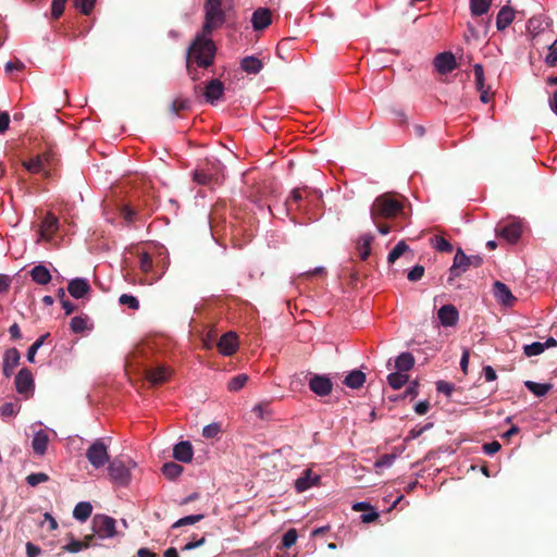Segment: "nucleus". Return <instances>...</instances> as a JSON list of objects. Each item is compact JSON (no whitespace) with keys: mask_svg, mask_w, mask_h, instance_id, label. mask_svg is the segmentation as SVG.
I'll return each mask as SVG.
<instances>
[{"mask_svg":"<svg viewBox=\"0 0 557 557\" xmlns=\"http://www.w3.org/2000/svg\"><path fill=\"white\" fill-rule=\"evenodd\" d=\"M233 0H206L205 23L187 53V67L193 79H197L191 71L190 64L195 62L200 67H208L212 64L215 46L210 38L213 29L220 28L225 22V11L231 9Z\"/></svg>","mask_w":557,"mask_h":557,"instance_id":"f257e3e1","label":"nucleus"},{"mask_svg":"<svg viewBox=\"0 0 557 557\" xmlns=\"http://www.w3.org/2000/svg\"><path fill=\"white\" fill-rule=\"evenodd\" d=\"M401 210L403 203L391 194H383L374 199L370 208V216L381 235H387L391 232V226L381 221L395 218Z\"/></svg>","mask_w":557,"mask_h":557,"instance_id":"f03ea898","label":"nucleus"},{"mask_svg":"<svg viewBox=\"0 0 557 557\" xmlns=\"http://www.w3.org/2000/svg\"><path fill=\"white\" fill-rule=\"evenodd\" d=\"M137 463L128 459L126 461L115 458L109 462L108 473L110 480L119 486H127L132 481V470L135 469Z\"/></svg>","mask_w":557,"mask_h":557,"instance_id":"7ed1b4c3","label":"nucleus"},{"mask_svg":"<svg viewBox=\"0 0 557 557\" xmlns=\"http://www.w3.org/2000/svg\"><path fill=\"white\" fill-rule=\"evenodd\" d=\"M482 263L480 256H467L461 248H458L453 260V264L449 268L448 283H451L455 278L461 276L471 267L478 268Z\"/></svg>","mask_w":557,"mask_h":557,"instance_id":"20e7f679","label":"nucleus"},{"mask_svg":"<svg viewBox=\"0 0 557 557\" xmlns=\"http://www.w3.org/2000/svg\"><path fill=\"white\" fill-rule=\"evenodd\" d=\"M86 458L95 469H101L109 462L108 445L103 438H97L86 450Z\"/></svg>","mask_w":557,"mask_h":557,"instance_id":"39448f33","label":"nucleus"},{"mask_svg":"<svg viewBox=\"0 0 557 557\" xmlns=\"http://www.w3.org/2000/svg\"><path fill=\"white\" fill-rule=\"evenodd\" d=\"M92 531L99 539H111L115 536V520L106 515H96L92 518Z\"/></svg>","mask_w":557,"mask_h":557,"instance_id":"423d86ee","label":"nucleus"},{"mask_svg":"<svg viewBox=\"0 0 557 557\" xmlns=\"http://www.w3.org/2000/svg\"><path fill=\"white\" fill-rule=\"evenodd\" d=\"M168 261H165L162 265V269L159 273L154 271L153 261L148 252H143L139 256V269L143 273L150 275L149 278H147L148 284H153L158 282L165 273L168 269Z\"/></svg>","mask_w":557,"mask_h":557,"instance_id":"0eeeda50","label":"nucleus"},{"mask_svg":"<svg viewBox=\"0 0 557 557\" xmlns=\"http://www.w3.org/2000/svg\"><path fill=\"white\" fill-rule=\"evenodd\" d=\"M496 232L505 238L507 242L513 244L517 243L522 234V224L520 221H511L506 225H498Z\"/></svg>","mask_w":557,"mask_h":557,"instance_id":"6e6552de","label":"nucleus"},{"mask_svg":"<svg viewBox=\"0 0 557 557\" xmlns=\"http://www.w3.org/2000/svg\"><path fill=\"white\" fill-rule=\"evenodd\" d=\"M309 388L318 396H327L333 388L331 380L325 375H313L309 381Z\"/></svg>","mask_w":557,"mask_h":557,"instance_id":"1a4fd4ad","label":"nucleus"},{"mask_svg":"<svg viewBox=\"0 0 557 557\" xmlns=\"http://www.w3.org/2000/svg\"><path fill=\"white\" fill-rule=\"evenodd\" d=\"M493 294L496 300L503 306L511 307L516 301V298L508 286L499 281L494 283Z\"/></svg>","mask_w":557,"mask_h":557,"instance_id":"9d476101","label":"nucleus"},{"mask_svg":"<svg viewBox=\"0 0 557 557\" xmlns=\"http://www.w3.org/2000/svg\"><path fill=\"white\" fill-rule=\"evenodd\" d=\"M15 387L17 393L28 395L34 387L32 372L28 369H22L15 376Z\"/></svg>","mask_w":557,"mask_h":557,"instance_id":"9b49d317","label":"nucleus"},{"mask_svg":"<svg viewBox=\"0 0 557 557\" xmlns=\"http://www.w3.org/2000/svg\"><path fill=\"white\" fill-rule=\"evenodd\" d=\"M58 227L59 221L57 216L51 213L47 214L40 224L39 238L42 240H51Z\"/></svg>","mask_w":557,"mask_h":557,"instance_id":"f8f14e48","label":"nucleus"},{"mask_svg":"<svg viewBox=\"0 0 557 557\" xmlns=\"http://www.w3.org/2000/svg\"><path fill=\"white\" fill-rule=\"evenodd\" d=\"M320 475L313 473L310 469H307L302 472L301 476H299L295 481V488L297 492L302 493L313 486H317L320 482Z\"/></svg>","mask_w":557,"mask_h":557,"instance_id":"ddd939ff","label":"nucleus"},{"mask_svg":"<svg viewBox=\"0 0 557 557\" xmlns=\"http://www.w3.org/2000/svg\"><path fill=\"white\" fill-rule=\"evenodd\" d=\"M456 59L450 52H442L434 59V66L441 74H447L456 67Z\"/></svg>","mask_w":557,"mask_h":557,"instance_id":"4468645a","label":"nucleus"},{"mask_svg":"<svg viewBox=\"0 0 557 557\" xmlns=\"http://www.w3.org/2000/svg\"><path fill=\"white\" fill-rule=\"evenodd\" d=\"M224 94V85L220 79H211L205 88L203 96L208 102L214 104Z\"/></svg>","mask_w":557,"mask_h":557,"instance_id":"2eb2a0df","label":"nucleus"},{"mask_svg":"<svg viewBox=\"0 0 557 557\" xmlns=\"http://www.w3.org/2000/svg\"><path fill=\"white\" fill-rule=\"evenodd\" d=\"M238 347L237 335L234 332H227L218 342V348L224 356L233 355Z\"/></svg>","mask_w":557,"mask_h":557,"instance_id":"dca6fc26","label":"nucleus"},{"mask_svg":"<svg viewBox=\"0 0 557 557\" xmlns=\"http://www.w3.org/2000/svg\"><path fill=\"white\" fill-rule=\"evenodd\" d=\"M438 320L444 326H454L459 319L458 310L453 305H444L437 312Z\"/></svg>","mask_w":557,"mask_h":557,"instance_id":"f3484780","label":"nucleus"},{"mask_svg":"<svg viewBox=\"0 0 557 557\" xmlns=\"http://www.w3.org/2000/svg\"><path fill=\"white\" fill-rule=\"evenodd\" d=\"M194 456V449L188 441L177 443L173 448V457L181 462H190Z\"/></svg>","mask_w":557,"mask_h":557,"instance_id":"a211bd4d","label":"nucleus"},{"mask_svg":"<svg viewBox=\"0 0 557 557\" xmlns=\"http://www.w3.org/2000/svg\"><path fill=\"white\" fill-rule=\"evenodd\" d=\"M49 441V435L45 430L35 432L32 440V448L34 454L37 456H44L47 451Z\"/></svg>","mask_w":557,"mask_h":557,"instance_id":"6ab92c4d","label":"nucleus"},{"mask_svg":"<svg viewBox=\"0 0 557 557\" xmlns=\"http://www.w3.org/2000/svg\"><path fill=\"white\" fill-rule=\"evenodd\" d=\"M272 22L271 12L269 9H257L251 17L252 27L256 30H261L268 27Z\"/></svg>","mask_w":557,"mask_h":557,"instance_id":"aec40b11","label":"nucleus"},{"mask_svg":"<svg viewBox=\"0 0 557 557\" xmlns=\"http://www.w3.org/2000/svg\"><path fill=\"white\" fill-rule=\"evenodd\" d=\"M90 289L89 283L85 278H74L69 283L67 290L72 297L83 298Z\"/></svg>","mask_w":557,"mask_h":557,"instance_id":"412c9836","label":"nucleus"},{"mask_svg":"<svg viewBox=\"0 0 557 557\" xmlns=\"http://www.w3.org/2000/svg\"><path fill=\"white\" fill-rule=\"evenodd\" d=\"M48 162V156L46 154H38L34 158L24 161L23 166L33 174L37 173H46V163Z\"/></svg>","mask_w":557,"mask_h":557,"instance_id":"4be33fe9","label":"nucleus"},{"mask_svg":"<svg viewBox=\"0 0 557 557\" xmlns=\"http://www.w3.org/2000/svg\"><path fill=\"white\" fill-rule=\"evenodd\" d=\"M515 20V10L509 5H504L496 16V27L498 30L507 28Z\"/></svg>","mask_w":557,"mask_h":557,"instance_id":"5701e85b","label":"nucleus"},{"mask_svg":"<svg viewBox=\"0 0 557 557\" xmlns=\"http://www.w3.org/2000/svg\"><path fill=\"white\" fill-rule=\"evenodd\" d=\"M172 374V370L165 366H158L153 369L148 370L147 377L148 380L153 383H162L166 381Z\"/></svg>","mask_w":557,"mask_h":557,"instance_id":"b1692460","label":"nucleus"},{"mask_svg":"<svg viewBox=\"0 0 557 557\" xmlns=\"http://www.w3.org/2000/svg\"><path fill=\"white\" fill-rule=\"evenodd\" d=\"M374 240V236L367 233L360 236L358 243H357V250L359 253V257L362 260L368 259V257L371 253V246Z\"/></svg>","mask_w":557,"mask_h":557,"instance_id":"393cba45","label":"nucleus"},{"mask_svg":"<svg viewBox=\"0 0 557 557\" xmlns=\"http://www.w3.org/2000/svg\"><path fill=\"white\" fill-rule=\"evenodd\" d=\"M30 276L39 285H47L51 281L50 271L42 264L35 265L30 271Z\"/></svg>","mask_w":557,"mask_h":557,"instance_id":"a878e982","label":"nucleus"},{"mask_svg":"<svg viewBox=\"0 0 557 557\" xmlns=\"http://www.w3.org/2000/svg\"><path fill=\"white\" fill-rule=\"evenodd\" d=\"M92 512V506L89 502H79L73 510V517L81 522H85Z\"/></svg>","mask_w":557,"mask_h":557,"instance_id":"bb28decb","label":"nucleus"},{"mask_svg":"<svg viewBox=\"0 0 557 557\" xmlns=\"http://www.w3.org/2000/svg\"><path fill=\"white\" fill-rule=\"evenodd\" d=\"M92 535L85 536L84 541L72 539L66 545L63 546V550L69 553H78L83 549L88 548L91 545Z\"/></svg>","mask_w":557,"mask_h":557,"instance_id":"cd10ccee","label":"nucleus"},{"mask_svg":"<svg viewBox=\"0 0 557 557\" xmlns=\"http://www.w3.org/2000/svg\"><path fill=\"white\" fill-rule=\"evenodd\" d=\"M364 382L366 374L360 370L349 372L344 380V383L350 388H359Z\"/></svg>","mask_w":557,"mask_h":557,"instance_id":"c85d7f7f","label":"nucleus"},{"mask_svg":"<svg viewBox=\"0 0 557 557\" xmlns=\"http://www.w3.org/2000/svg\"><path fill=\"white\" fill-rule=\"evenodd\" d=\"M414 364V358L410 352H401L395 361L397 371L406 372L409 371Z\"/></svg>","mask_w":557,"mask_h":557,"instance_id":"c756f323","label":"nucleus"},{"mask_svg":"<svg viewBox=\"0 0 557 557\" xmlns=\"http://www.w3.org/2000/svg\"><path fill=\"white\" fill-rule=\"evenodd\" d=\"M20 362V354L15 348L9 349L4 355L3 371L9 375V370L15 368Z\"/></svg>","mask_w":557,"mask_h":557,"instance_id":"7c9ffc66","label":"nucleus"},{"mask_svg":"<svg viewBox=\"0 0 557 557\" xmlns=\"http://www.w3.org/2000/svg\"><path fill=\"white\" fill-rule=\"evenodd\" d=\"M493 0H470V11L474 16H481L488 12Z\"/></svg>","mask_w":557,"mask_h":557,"instance_id":"2f4dec72","label":"nucleus"},{"mask_svg":"<svg viewBox=\"0 0 557 557\" xmlns=\"http://www.w3.org/2000/svg\"><path fill=\"white\" fill-rule=\"evenodd\" d=\"M242 69L249 74H257L262 69V63L255 57H246L242 61Z\"/></svg>","mask_w":557,"mask_h":557,"instance_id":"473e14b6","label":"nucleus"},{"mask_svg":"<svg viewBox=\"0 0 557 557\" xmlns=\"http://www.w3.org/2000/svg\"><path fill=\"white\" fill-rule=\"evenodd\" d=\"M524 385L531 393H533L537 397L545 396L553 387L550 384L536 383L533 381H525Z\"/></svg>","mask_w":557,"mask_h":557,"instance_id":"72a5a7b5","label":"nucleus"},{"mask_svg":"<svg viewBox=\"0 0 557 557\" xmlns=\"http://www.w3.org/2000/svg\"><path fill=\"white\" fill-rule=\"evenodd\" d=\"M387 382L393 389H399L408 382V375L397 371L388 374Z\"/></svg>","mask_w":557,"mask_h":557,"instance_id":"f704fd0d","label":"nucleus"},{"mask_svg":"<svg viewBox=\"0 0 557 557\" xmlns=\"http://www.w3.org/2000/svg\"><path fill=\"white\" fill-rule=\"evenodd\" d=\"M89 319L86 315H76L72 318L70 327L73 333H82L89 329Z\"/></svg>","mask_w":557,"mask_h":557,"instance_id":"c9c22d12","label":"nucleus"},{"mask_svg":"<svg viewBox=\"0 0 557 557\" xmlns=\"http://www.w3.org/2000/svg\"><path fill=\"white\" fill-rule=\"evenodd\" d=\"M182 472H183V467L175 462H166L162 467V473L164 474V476H166L168 479H171V480L180 476L182 474Z\"/></svg>","mask_w":557,"mask_h":557,"instance_id":"e433bc0d","label":"nucleus"},{"mask_svg":"<svg viewBox=\"0 0 557 557\" xmlns=\"http://www.w3.org/2000/svg\"><path fill=\"white\" fill-rule=\"evenodd\" d=\"M407 250H409V246L400 240L388 253L387 261L388 263H394L398 260Z\"/></svg>","mask_w":557,"mask_h":557,"instance_id":"4c0bfd02","label":"nucleus"},{"mask_svg":"<svg viewBox=\"0 0 557 557\" xmlns=\"http://www.w3.org/2000/svg\"><path fill=\"white\" fill-rule=\"evenodd\" d=\"M431 245L440 252H450L454 249L453 245L442 236L431 238Z\"/></svg>","mask_w":557,"mask_h":557,"instance_id":"58836bf2","label":"nucleus"},{"mask_svg":"<svg viewBox=\"0 0 557 557\" xmlns=\"http://www.w3.org/2000/svg\"><path fill=\"white\" fill-rule=\"evenodd\" d=\"M247 381H248L247 374H238L230 380V382L227 384V388L230 392H238L239 389H242L245 386Z\"/></svg>","mask_w":557,"mask_h":557,"instance_id":"ea45409f","label":"nucleus"},{"mask_svg":"<svg viewBox=\"0 0 557 557\" xmlns=\"http://www.w3.org/2000/svg\"><path fill=\"white\" fill-rule=\"evenodd\" d=\"M203 519V515H190L183 517L175 521L172 525L173 529H177L185 525H191Z\"/></svg>","mask_w":557,"mask_h":557,"instance_id":"a19ab883","label":"nucleus"},{"mask_svg":"<svg viewBox=\"0 0 557 557\" xmlns=\"http://www.w3.org/2000/svg\"><path fill=\"white\" fill-rule=\"evenodd\" d=\"M18 411H20V406L16 403H12V401L4 403L0 407V414L3 418L14 417L17 414Z\"/></svg>","mask_w":557,"mask_h":557,"instance_id":"79ce46f5","label":"nucleus"},{"mask_svg":"<svg viewBox=\"0 0 557 557\" xmlns=\"http://www.w3.org/2000/svg\"><path fill=\"white\" fill-rule=\"evenodd\" d=\"M119 302L122 306H127L132 310H137L139 308L138 299L129 294H122L119 298Z\"/></svg>","mask_w":557,"mask_h":557,"instance_id":"37998d69","label":"nucleus"},{"mask_svg":"<svg viewBox=\"0 0 557 557\" xmlns=\"http://www.w3.org/2000/svg\"><path fill=\"white\" fill-rule=\"evenodd\" d=\"M297 531L295 529H289L282 537V547L290 548L297 542Z\"/></svg>","mask_w":557,"mask_h":557,"instance_id":"c03bdc74","label":"nucleus"},{"mask_svg":"<svg viewBox=\"0 0 557 557\" xmlns=\"http://www.w3.org/2000/svg\"><path fill=\"white\" fill-rule=\"evenodd\" d=\"M48 480H49V476L44 472L30 473L26 478L27 484L33 487L37 486L40 483L47 482Z\"/></svg>","mask_w":557,"mask_h":557,"instance_id":"a18cd8bd","label":"nucleus"},{"mask_svg":"<svg viewBox=\"0 0 557 557\" xmlns=\"http://www.w3.org/2000/svg\"><path fill=\"white\" fill-rule=\"evenodd\" d=\"M523 350L528 357L537 356L544 351V344L534 342L532 344L525 345Z\"/></svg>","mask_w":557,"mask_h":557,"instance_id":"49530a36","label":"nucleus"},{"mask_svg":"<svg viewBox=\"0 0 557 557\" xmlns=\"http://www.w3.org/2000/svg\"><path fill=\"white\" fill-rule=\"evenodd\" d=\"M95 3L96 0H75L76 9L85 15H88L92 11Z\"/></svg>","mask_w":557,"mask_h":557,"instance_id":"de8ad7c7","label":"nucleus"},{"mask_svg":"<svg viewBox=\"0 0 557 557\" xmlns=\"http://www.w3.org/2000/svg\"><path fill=\"white\" fill-rule=\"evenodd\" d=\"M221 432V425L220 423H211L203 428L202 435L206 438H214L218 436V434Z\"/></svg>","mask_w":557,"mask_h":557,"instance_id":"09e8293b","label":"nucleus"},{"mask_svg":"<svg viewBox=\"0 0 557 557\" xmlns=\"http://www.w3.org/2000/svg\"><path fill=\"white\" fill-rule=\"evenodd\" d=\"M475 85L478 89L484 88V70L481 64H475L473 67Z\"/></svg>","mask_w":557,"mask_h":557,"instance_id":"8fccbe9b","label":"nucleus"},{"mask_svg":"<svg viewBox=\"0 0 557 557\" xmlns=\"http://www.w3.org/2000/svg\"><path fill=\"white\" fill-rule=\"evenodd\" d=\"M424 268L422 265H414L407 274V278L411 282H417L422 278Z\"/></svg>","mask_w":557,"mask_h":557,"instance_id":"3c124183","label":"nucleus"},{"mask_svg":"<svg viewBox=\"0 0 557 557\" xmlns=\"http://www.w3.org/2000/svg\"><path fill=\"white\" fill-rule=\"evenodd\" d=\"M432 423H428L425 424L424 426H416L413 429H411L407 435V438L408 441L410 440H416L418 438L420 435H422L426 430L431 429L432 428Z\"/></svg>","mask_w":557,"mask_h":557,"instance_id":"603ef678","label":"nucleus"},{"mask_svg":"<svg viewBox=\"0 0 557 557\" xmlns=\"http://www.w3.org/2000/svg\"><path fill=\"white\" fill-rule=\"evenodd\" d=\"M66 1L67 0H52L51 10H52V16L54 18H59L62 15Z\"/></svg>","mask_w":557,"mask_h":557,"instance_id":"864d4df0","label":"nucleus"},{"mask_svg":"<svg viewBox=\"0 0 557 557\" xmlns=\"http://www.w3.org/2000/svg\"><path fill=\"white\" fill-rule=\"evenodd\" d=\"M252 412L260 419H267L270 414L269 406L268 404H257L252 408Z\"/></svg>","mask_w":557,"mask_h":557,"instance_id":"5fc2aeb1","label":"nucleus"},{"mask_svg":"<svg viewBox=\"0 0 557 557\" xmlns=\"http://www.w3.org/2000/svg\"><path fill=\"white\" fill-rule=\"evenodd\" d=\"M394 455H383L380 459H377L374 463L376 468H388L391 467L395 461Z\"/></svg>","mask_w":557,"mask_h":557,"instance_id":"6e6d98bb","label":"nucleus"},{"mask_svg":"<svg viewBox=\"0 0 557 557\" xmlns=\"http://www.w3.org/2000/svg\"><path fill=\"white\" fill-rule=\"evenodd\" d=\"M546 63L550 66H554L557 64V46L555 44H553L550 47H549V52L548 54L546 55V59H545Z\"/></svg>","mask_w":557,"mask_h":557,"instance_id":"4d7b16f0","label":"nucleus"},{"mask_svg":"<svg viewBox=\"0 0 557 557\" xmlns=\"http://www.w3.org/2000/svg\"><path fill=\"white\" fill-rule=\"evenodd\" d=\"M500 444L497 441H493L491 443H486L483 445V451L486 455H494L500 449Z\"/></svg>","mask_w":557,"mask_h":557,"instance_id":"13d9d810","label":"nucleus"},{"mask_svg":"<svg viewBox=\"0 0 557 557\" xmlns=\"http://www.w3.org/2000/svg\"><path fill=\"white\" fill-rule=\"evenodd\" d=\"M194 180L200 185H206L210 182V176L203 171L196 170L194 173Z\"/></svg>","mask_w":557,"mask_h":557,"instance_id":"bf43d9fd","label":"nucleus"},{"mask_svg":"<svg viewBox=\"0 0 557 557\" xmlns=\"http://www.w3.org/2000/svg\"><path fill=\"white\" fill-rule=\"evenodd\" d=\"M370 512L368 513H362L360 516V519L363 523H370V522H373L374 520H376L379 518V513L372 508V509H369Z\"/></svg>","mask_w":557,"mask_h":557,"instance_id":"052dcab7","label":"nucleus"},{"mask_svg":"<svg viewBox=\"0 0 557 557\" xmlns=\"http://www.w3.org/2000/svg\"><path fill=\"white\" fill-rule=\"evenodd\" d=\"M26 554L27 557H38L41 554V549L33 543L28 542L26 544Z\"/></svg>","mask_w":557,"mask_h":557,"instance_id":"680f3d73","label":"nucleus"},{"mask_svg":"<svg viewBox=\"0 0 557 557\" xmlns=\"http://www.w3.org/2000/svg\"><path fill=\"white\" fill-rule=\"evenodd\" d=\"M24 69V64L21 61H9L5 63V71L11 73L13 71H22Z\"/></svg>","mask_w":557,"mask_h":557,"instance_id":"e2e57ef3","label":"nucleus"},{"mask_svg":"<svg viewBox=\"0 0 557 557\" xmlns=\"http://www.w3.org/2000/svg\"><path fill=\"white\" fill-rule=\"evenodd\" d=\"M483 373H484V377L487 382H493L497 379V374L491 366H485L483 368Z\"/></svg>","mask_w":557,"mask_h":557,"instance_id":"0e129e2a","label":"nucleus"},{"mask_svg":"<svg viewBox=\"0 0 557 557\" xmlns=\"http://www.w3.org/2000/svg\"><path fill=\"white\" fill-rule=\"evenodd\" d=\"M429 409H430V404L426 400L419 401L414 406V411L420 416L425 414L429 411Z\"/></svg>","mask_w":557,"mask_h":557,"instance_id":"69168bd1","label":"nucleus"},{"mask_svg":"<svg viewBox=\"0 0 557 557\" xmlns=\"http://www.w3.org/2000/svg\"><path fill=\"white\" fill-rule=\"evenodd\" d=\"M436 388H437L438 392L444 393L446 395H450V393L453 391L451 385L449 383H447V382H444V381L437 382Z\"/></svg>","mask_w":557,"mask_h":557,"instance_id":"338daca9","label":"nucleus"},{"mask_svg":"<svg viewBox=\"0 0 557 557\" xmlns=\"http://www.w3.org/2000/svg\"><path fill=\"white\" fill-rule=\"evenodd\" d=\"M469 357H470L469 350L465 349L462 352L461 359H460V368L465 374L467 373V370H468Z\"/></svg>","mask_w":557,"mask_h":557,"instance_id":"774afa93","label":"nucleus"}]
</instances>
